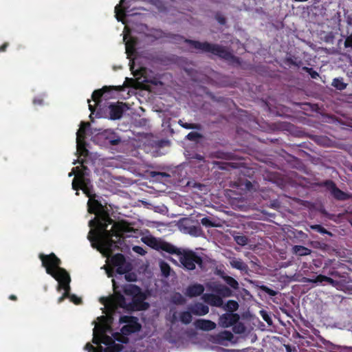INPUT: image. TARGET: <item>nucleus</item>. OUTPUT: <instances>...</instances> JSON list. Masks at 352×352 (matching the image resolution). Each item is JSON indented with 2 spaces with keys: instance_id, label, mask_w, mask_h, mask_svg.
I'll return each instance as SVG.
<instances>
[{
  "instance_id": "nucleus-1",
  "label": "nucleus",
  "mask_w": 352,
  "mask_h": 352,
  "mask_svg": "<svg viewBox=\"0 0 352 352\" xmlns=\"http://www.w3.org/2000/svg\"><path fill=\"white\" fill-rule=\"evenodd\" d=\"M112 282L114 294L101 300L102 302L111 312H115L118 308H122L130 313L145 311L149 308V303L145 301L146 295L139 286L129 284L122 287V291L124 295L131 297V300L128 302L120 292L116 291L117 286L114 279L112 280Z\"/></svg>"
},
{
  "instance_id": "nucleus-2",
  "label": "nucleus",
  "mask_w": 352,
  "mask_h": 352,
  "mask_svg": "<svg viewBox=\"0 0 352 352\" xmlns=\"http://www.w3.org/2000/svg\"><path fill=\"white\" fill-rule=\"evenodd\" d=\"M112 222L113 220L109 217H106L104 222L99 223V226L102 230L101 234L90 230L88 235L92 246L96 248L106 256H110L113 251L119 248V245H122L124 239L123 234L129 231V226L123 221L114 223L111 230H107L108 224Z\"/></svg>"
},
{
  "instance_id": "nucleus-3",
  "label": "nucleus",
  "mask_w": 352,
  "mask_h": 352,
  "mask_svg": "<svg viewBox=\"0 0 352 352\" xmlns=\"http://www.w3.org/2000/svg\"><path fill=\"white\" fill-rule=\"evenodd\" d=\"M42 262V265L45 268L47 274L52 276L58 282V287L65 290L64 293H67L69 297L70 292L69 283L71 278L69 273L60 267L61 261L54 253L50 254H40L38 256Z\"/></svg>"
},
{
  "instance_id": "nucleus-4",
  "label": "nucleus",
  "mask_w": 352,
  "mask_h": 352,
  "mask_svg": "<svg viewBox=\"0 0 352 352\" xmlns=\"http://www.w3.org/2000/svg\"><path fill=\"white\" fill-rule=\"evenodd\" d=\"M185 42L196 50L202 52L210 53L221 59L226 60L230 64L241 65V60L230 51L229 48L219 44L210 43L207 41L200 42L190 39H186Z\"/></svg>"
},
{
  "instance_id": "nucleus-5",
  "label": "nucleus",
  "mask_w": 352,
  "mask_h": 352,
  "mask_svg": "<svg viewBox=\"0 0 352 352\" xmlns=\"http://www.w3.org/2000/svg\"><path fill=\"white\" fill-rule=\"evenodd\" d=\"M174 250V252H170V254L178 256L183 268L186 270H194L197 265L200 269H203V258L196 252L190 250L179 248L175 245Z\"/></svg>"
},
{
  "instance_id": "nucleus-6",
  "label": "nucleus",
  "mask_w": 352,
  "mask_h": 352,
  "mask_svg": "<svg viewBox=\"0 0 352 352\" xmlns=\"http://www.w3.org/2000/svg\"><path fill=\"white\" fill-rule=\"evenodd\" d=\"M146 244L155 250H162L167 253L174 252V245L162 239H157L154 236H148L144 241Z\"/></svg>"
},
{
  "instance_id": "nucleus-7",
  "label": "nucleus",
  "mask_w": 352,
  "mask_h": 352,
  "mask_svg": "<svg viewBox=\"0 0 352 352\" xmlns=\"http://www.w3.org/2000/svg\"><path fill=\"white\" fill-rule=\"evenodd\" d=\"M320 186L325 187L331 192V195L337 200L345 201L350 195L338 188L335 182L331 179L324 180L319 184Z\"/></svg>"
},
{
  "instance_id": "nucleus-8",
  "label": "nucleus",
  "mask_w": 352,
  "mask_h": 352,
  "mask_svg": "<svg viewBox=\"0 0 352 352\" xmlns=\"http://www.w3.org/2000/svg\"><path fill=\"white\" fill-rule=\"evenodd\" d=\"M75 168L78 170V173L72 181L73 189L76 190L81 189L88 197H90L88 187L89 180L85 178V173L82 170H80L78 166L75 167Z\"/></svg>"
},
{
  "instance_id": "nucleus-9",
  "label": "nucleus",
  "mask_w": 352,
  "mask_h": 352,
  "mask_svg": "<svg viewBox=\"0 0 352 352\" xmlns=\"http://www.w3.org/2000/svg\"><path fill=\"white\" fill-rule=\"evenodd\" d=\"M111 264L116 267V272L120 275L126 274L131 270L129 264L126 263L124 256L122 254L118 253L111 256Z\"/></svg>"
},
{
  "instance_id": "nucleus-10",
  "label": "nucleus",
  "mask_w": 352,
  "mask_h": 352,
  "mask_svg": "<svg viewBox=\"0 0 352 352\" xmlns=\"http://www.w3.org/2000/svg\"><path fill=\"white\" fill-rule=\"evenodd\" d=\"M101 342L107 346L104 349V352H120L122 350V344L116 343L115 340L107 336L104 331L101 333Z\"/></svg>"
},
{
  "instance_id": "nucleus-11",
  "label": "nucleus",
  "mask_w": 352,
  "mask_h": 352,
  "mask_svg": "<svg viewBox=\"0 0 352 352\" xmlns=\"http://www.w3.org/2000/svg\"><path fill=\"white\" fill-rule=\"evenodd\" d=\"M239 319V315L236 314H223L219 319V324L223 327H230L234 325Z\"/></svg>"
},
{
  "instance_id": "nucleus-12",
  "label": "nucleus",
  "mask_w": 352,
  "mask_h": 352,
  "mask_svg": "<svg viewBox=\"0 0 352 352\" xmlns=\"http://www.w3.org/2000/svg\"><path fill=\"white\" fill-rule=\"evenodd\" d=\"M202 299L205 302L213 307H222L223 306L222 298L217 294H204L202 296Z\"/></svg>"
},
{
  "instance_id": "nucleus-13",
  "label": "nucleus",
  "mask_w": 352,
  "mask_h": 352,
  "mask_svg": "<svg viewBox=\"0 0 352 352\" xmlns=\"http://www.w3.org/2000/svg\"><path fill=\"white\" fill-rule=\"evenodd\" d=\"M123 104L122 102H118L116 104L112 103L109 106L110 119L118 120L122 116L124 113Z\"/></svg>"
},
{
  "instance_id": "nucleus-14",
  "label": "nucleus",
  "mask_w": 352,
  "mask_h": 352,
  "mask_svg": "<svg viewBox=\"0 0 352 352\" xmlns=\"http://www.w3.org/2000/svg\"><path fill=\"white\" fill-rule=\"evenodd\" d=\"M122 89V87L121 86H118V87H113V86H104L102 89H97V90H95L93 93H92V95H91V98L92 100L96 102V103H99L100 102V99L102 96V95L106 93V92H108L111 90H116V91H121Z\"/></svg>"
},
{
  "instance_id": "nucleus-15",
  "label": "nucleus",
  "mask_w": 352,
  "mask_h": 352,
  "mask_svg": "<svg viewBox=\"0 0 352 352\" xmlns=\"http://www.w3.org/2000/svg\"><path fill=\"white\" fill-rule=\"evenodd\" d=\"M204 287L199 283L190 285L186 289L185 295L189 298H194L201 295L204 292Z\"/></svg>"
},
{
  "instance_id": "nucleus-16",
  "label": "nucleus",
  "mask_w": 352,
  "mask_h": 352,
  "mask_svg": "<svg viewBox=\"0 0 352 352\" xmlns=\"http://www.w3.org/2000/svg\"><path fill=\"white\" fill-rule=\"evenodd\" d=\"M142 328L141 324L138 322V320H133L131 323L124 324L120 329V331L124 335H131V333H136L140 331Z\"/></svg>"
},
{
  "instance_id": "nucleus-17",
  "label": "nucleus",
  "mask_w": 352,
  "mask_h": 352,
  "mask_svg": "<svg viewBox=\"0 0 352 352\" xmlns=\"http://www.w3.org/2000/svg\"><path fill=\"white\" fill-rule=\"evenodd\" d=\"M195 325L197 329L203 331H211L216 328L215 322L206 319H197L195 322Z\"/></svg>"
},
{
  "instance_id": "nucleus-18",
  "label": "nucleus",
  "mask_w": 352,
  "mask_h": 352,
  "mask_svg": "<svg viewBox=\"0 0 352 352\" xmlns=\"http://www.w3.org/2000/svg\"><path fill=\"white\" fill-rule=\"evenodd\" d=\"M323 281L328 283L329 285H331V286L335 287H340L342 284V283H341V281H340V280H335L331 277H329V276H327L324 275H322V274L318 275L315 279L309 280V282L315 283H322Z\"/></svg>"
},
{
  "instance_id": "nucleus-19",
  "label": "nucleus",
  "mask_w": 352,
  "mask_h": 352,
  "mask_svg": "<svg viewBox=\"0 0 352 352\" xmlns=\"http://www.w3.org/2000/svg\"><path fill=\"white\" fill-rule=\"evenodd\" d=\"M188 309L195 316H205L209 312V307L201 302L195 303Z\"/></svg>"
},
{
  "instance_id": "nucleus-20",
  "label": "nucleus",
  "mask_w": 352,
  "mask_h": 352,
  "mask_svg": "<svg viewBox=\"0 0 352 352\" xmlns=\"http://www.w3.org/2000/svg\"><path fill=\"white\" fill-rule=\"evenodd\" d=\"M212 291L214 292L218 296L222 297H230L232 295V290L227 286L219 284L215 285L212 288Z\"/></svg>"
},
{
  "instance_id": "nucleus-21",
  "label": "nucleus",
  "mask_w": 352,
  "mask_h": 352,
  "mask_svg": "<svg viewBox=\"0 0 352 352\" xmlns=\"http://www.w3.org/2000/svg\"><path fill=\"white\" fill-rule=\"evenodd\" d=\"M87 204L88 211L91 214H97L103 210L102 204L96 199H89Z\"/></svg>"
},
{
  "instance_id": "nucleus-22",
  "label": "nucleus",
  "mask_w": 352,
  "mask_h": 352,
  "mask_svg": "<svg viewBox=\"0 0 352 352\" xmlns=\"http://www.w3.org/2000/svg\"><path fill=\"white\" fill-rule=\"evenodd\" d=\"M230 264L232 268L246 272L248 270V265L241 258H232L230 261Z\"/></svg>"
},
{
  "instance_id": "nucleus-23",
  "label": "nucleus",
  "mask_w": 352,
  "mask_h": 352,
  "mask_svg": "<svg viewBox=\"0 0 352 352\" xmlns=\"http://www.w3.org/2000/svg\"><path fill=\"white\" fill-rule=\"evenodd\" d=\"M112 135H113V133H111L109 131H105L101 133H99L98 135V138L105 140L106 143H108L112 146L118 145L120 142V138H116V139L112 138L111 137L109 136V135L111 136Z\"/></svg>"
},
{
  "instance_id": "nucleus-24",
  "label": "nucleus",
  "mask_w": 352,
  "mask_h": 352,
  "mask_svg": "<svg viewBox=\"0 0 352 352\" xmlns=\"http://www.w3.org/2000/svg\"><path fill=\"white\" fill-rule=\"evenodd\" d=\"M234 338L233 334L229 331H223L215 336V340L218 343H222L224 341H231Z\"/></svg>"
},
{
  "instance_id": "nucleus-25",
  "label": "nucleus",
  "mask_w": 352,
  "mask_h": 352,
  "mask_svg": "<svg viewBox=\"0 0 352 352\" xmlns=\"http://www.w3.org/2000/svg\"><path fill=\"white\" fill-rule=\"evenodd\" d=\"M292 252L297 256H302L311 254V250L302 245H294L292 247Z\"/></svg>"
},
{
  "instance_id": "nucleus-26",
  "label": "nucleus",
  "mask_w": 352,
  "mask_h": 352,
  "mask_svg": "<svg viewBox=\"0 0 352 352\" xmlns=\"http://www.w3.org/2000/svg\"><path fill=\"white\" fill-rule=\"evenodd\" d=\"M90 126V124L89 122H82L80 124V129L78 130L76 133V140L79 142L80 140H85L86 130L88 127Z\"/></svg>"
},
{
  "instance_id": "nucleus-27",
  "label": "nucleus",
  "mask_w": 352,
  "mask_h": 352,
  "mask_svg": "<svg viewBox=\"0 0 352 352\" xmlns=\"http://www.w3.org/2000/svg\"><path fill=\"white\" fill-rule=\"evenodd\" d=\"M192 314L190 310L182 311L179 316L180 321L184 324H190L192 320Z\"/></svg>"
},
{
  "instance_id": "nucleus-28",
  "label": "nucleus",
  "mask_w": 352,
  "mask_h": 352,
  "mask_svg": "<svg viewBox=\"0 0 352 352\" xmlns=\"http://www.w3.org/2000/svg\"><path fill=\"white\" fill-rule=\"evenodd\" d=\"M223 280L232 289H238L239 287V283L236 280H235L234 278L228 276V275H223L221 276Z\"/></svg>"
},
{
  "instance_id": "nucleus-29",
  "label": "nucleus",
  "mask_w": 352,
  "mask_h": 352,
  "mask_svg": "<svg viewBox=\"0 0 352 352\" xmlns=\"http://www.w3.org/2000/svg\"><path fill=\"white\" fill-rule=\"evenodd\" d=\"M331 85L336 89L342 91L346 89L347 84L344 82L342 78H336L333 80Z\"/></svg>"
},
{
  "instance_id": "nucleus-30",
  "label": "nucleus",
  "mask_w": 352,
  "mask_h": 352,
  "mask_svg": "<svg viewBox=\"0 0 352 352\" xmlns=\"http://www.w3.org/2000/svg\"><path fill=\"white\" fill-rule=\"evenodd\" d=\"M223 308L230 312L235 311L239 308V304L236 300H229L224 305Z\"/></svg>"
},
{
  "instance_id": "nucleus-31",
  "label": "nucleus",
  "mask_w": 352,
  "mask_h": 352,
  "mask_svg": "<svg viewBox=\"0 0 352 352\" xmlns=\"http://www.w3.org/2000/svg\"><path fill=\"white\" fill-rule=\"evenodd\" d=\"M128 335H124L122 333H114L113 334V340L118 341L120 343L126 344L129 342Z\"/></svg>"
},
{
  "instance_id": "nucleus-32",
  "label": "nucleus",
  "mask_w": 352,
  "mask_h": 352,
  "mask_svg": "<svg viewBox=\"0 0 352 352\" xmlns=\"http://www.w3.org/2000/svg\"><path fill=\"white\" fill-rule=\"evenodd\" d=\"M76 143H77V151L78 152H80L82 155L87 156L89 151L85 147V140H80L79 142H78L76 140Z\"/></svg>"
},
{
  "instance_id": "nucleus-33",
  "label": "nucleus",
  "mask_w": 352,
  "mask_h": 352,
  "mask_svg": "<svg viewBox=\"0 0 352 352\" xmlns=\"http://www.w3.org/2000/svg\"><path fill=\"white\" fill-rule=\"evenodd\" d=\"M181 126L186 129H199L200 126L198 124L184 122L182 120L179 121Z\"/></svg>"
},
{
  "instance_id": "nucleus-34",
  "label": "nucleus",
  "mask_w": 352,
  "mask_h": 352,
  "mask_svg": "<svg viewBox=\"0 0 352 352\" xmlns=\"http://www.w3.org/2000/svg\"><path fill=\"white\" fill-rule=\"evenodd\" d=\"M235 242L241 246H244L248 243V238L245 235H239L234 236Z\"/></svg>"
},
{
  "instance_id": "nucleus-35",
  "label": "nucleus",
  "mask_w": 352,
  "mask_h": 352,
  "mask_svg": "<svg viewBox=\"0 0 352 352\" xmlns=\"http://www.w3.org/2000/svg\"><path fill=\"white\" fill-rule=\"evenodd\" d=\"M160 268L162 273L164 276L167 277L170 275V267L168 264L165 262H162L160 265Z\"/></svg>"
},
{
  "instance_id": "nucleus-36",
  "label": "nucleus",
  "mask_w": 352,
  "mask_h": 352,
  "mask_svg": "<svg viewBox=\"0 0 352 352\" xmlns=\"http://www.w3.org/2000/svg\"><path fill=\"white\" fill-rule=\"evenodd\" d=\"M133 320H137V318L132 316H122L120 318V323H125L126 324L131 323Z\"/></svg>"
},
{
  "instance_id": "nucleus-37",
  "label": "nucleus",
  "mask_w": 352,
  "mask_h": 352,
  "mask_svg": "<svg viewBox=\"0 0 352 352\" xmlns=\"http://www.w3.org/2000/svg\"><path fill=\"white\" fill-rule=\"evenodd\" d=\"M302 70L308 73L310 75L311 78L313 79H316L319 76L318 73L316 71L314 70L313 68L303 67Z\"/></svg>"
},
{
  "instance_id": "nucleus-38",
  "label": "nucleus",
  "mask_w": 352,
  "mask_h": 352,
  "mask_svg": "<svg viewBox=\"0 0 352 352\" xmlns=\"http://www.w3.org/2000/svg\"><path fill=\"white\" fill-rule=\"evenodd\" d=\"M201 137V134L198 132L192 131L190 132L187 135L186 138L190 141H195Z\"/></svg>"
},
{
  "instance_id": "nucleus-39",
  "label": "nucleus",
  "mask_w": 352,
  "mask_h": 352,
  "mask_svg": "<svg viewBox=\"0 0 352 352\" xmlns=\"http://www.w3.org/2000/svg\"><path fill=\"white\" fill-rule=\"evenodd\" d=\"M328 275H329L330 276H332L333 278H345L344 274H342L340 272H339L338 271H336L335 270H329L328 272Z\"/></svg>"
},
{
  "instance_id": "nucleus-40",
  "label": "nucleus",
  "mask_w": 352,
  "mask_h": 352,
  "mask_svg": "<svg viewBox=\"0 0 352 352\" xmlns=\"http://www.w3.org/2000/svg\"><path fill=\"white\" fill-rule=\"evenodd\" d=\"M201 223L207 228L214 226V224L212 222V221L208 217L202 218L201 219Z\"/></svg>"
},
{
  "instance_id": "nucleus-41",
  "label": "nucleus",
  "mask_w": 352,
  "mask_h": 352,
  "mask_svg": "<svg viewBox=\"0 0 352 352\" xmlns=\"http://www.w3.org/2000/svg\"><path fill=\"white\" fill-rule=\"evenodd\" d=\"M261 289L265 292L266 294L271 296H275L277 294V292L274 291V289L268 287L267 286L263 285L261 286Z\"/></svg>"
},
{
  "instance_id": "nucleus-42",
  "label": "nucleus",
  "mask_w": 352,
  "mask_h": 352,
  "mask_svg": "<svg viewBox=\"0 0 352 352\" xmlns=\"http://www.w3.org/2000/svg\"><path fill=\"white\" fill-rule=\"evenodd\" d=\"M261 316L263 319L268 324H272V320L271 317L268 315V314L265 311H261Z\"/></svg>"
},
{
  "instance_id": "nucleus-43",
  "label": "nucleus",
  "mask_w": 352,
  "mask_h": 352,
  "mask_svg": "<svg viewBox=\"0 0 352 352\" xmlns=\"http://www.w3.org/2000/svg\"><path fill=\"white\" fill-rule=\"evenodd\" d=\"M311 228L321 234H327L328 232L327 230L320 225H314L311 226Z\"/></svg>"
},
{
  "instance_id": "nucleus-44",
  "label": "nucleus",
  "mask_w": 352,
  "mask_h": 352,
  "mask_svg": "<svg viewBox=\"0 0 352 352\" xmlns=\"http://www.w3.org/2000/svg\"><path fill=\"white\" fill-rule=\"evenodd\" d=\"M68 298H69L70 300L75 305H80L82 302V299L74 294L69 295Z\"/></svg>"
},
{
  "instance_id": "nucleus-45",
  "label": "nucleus",
  "mask_w": 352,
  "mask_h": 352,
  "mask_svg": "<svg viewBox=\"0 0 352 352\" xmlns=\"http://www.w3.org/2000/svg\"><path fill=\"white\" fill-rule=\"evenodd\" d=\"M344 47L346 48L352 47V33L346 38L344 41Z\"/></svg>"
},
{
  "instance_id": "nucleus-46",
  "label": "nucleus",
  "mask_w": 352,
  "mask_h": 352,
  "mask_svg": "<svg viewBox=\"0 0 352 352\" xmlns=\"http://www.w3.org/2000/svg\"><path fill=\"white\" fill-rule=\"evenodd\" d=\"M201 231L200 228L196 227V226H192V227H190V234H197V232H199Z\"/></svg>"
},
{
  "instance_id": "nucleus-47",
  "label": "nucleus",
  "mask_w": 352,
  "mask_h": 352,
  "mask_svg": "<svg viewBox=\"0 0 352 352\" xmlns=\"http://www.w3.org/2000/svg\"><path fill=\"white\" fill-rule=\"evenodd\" d=\"M133 250L140 254H144L145 253V251L143 250V248L140 246H135L133 248Z\"/></svg>"
},
{
  "instance_id": "nucleus-48",
  "label": "nucleus",
  "mask_w": 352,
  "mask_h": 352,
  "mask_svg": "<svg viewBox=\"0 0 352 352\" xmlns=\"http://www.w3.org/2000/svg\"><path fill=\"white\" fill-rule=\"evenodd\" d=\"M8 45H9L8 43H7V42L4 43L1 46H0V52H6Z\"/></svg>"
},
{
  "instance_id": "nucleus-49",
  "label": "nucleus",
  "mask_w": 352,
  "mask_h": 352,
  "mask_svg": "<svg viewBox=\"0 0 352 352\" xmlns=\"http://www.w3.org/2000/svg\"><path fill=\"white\" fill-rule=\"evenodd\" d=\"M177 321V317L176 312L173 313V316H171V318L170 319V322L172 324H175Z\"/></svg>"
},
{
  "instance_id": "nucleus-50",
  "label": "nucleus",
  "mask_w": 352,
  "mask_h": 352,
  "mask_svg": "<svg viewBox=\"0 0 352 352\" xmlns=\"http://www.w3.org/2000/svg\"><path fill=\"white\" fill-rule=\"evenodd\" d=\"M126 52L129 53L130 50H135L134 46L132 44L127 43L126 44Z\"/></svg>"
},
{
  "instance_id": "nucleus-51",
  "label": "nucleus",
  "mask_w": 352,
  "mask_h": 352,
  "mask_svg": "<svg viewBox=\"0 0 352 352\" xmlns=\"http://www.w3.org/2000/svg\"><path fill=\"white\" fill-rule=\"evenodd\" d=\"M66 298H68L67 293H63V295L58 298V302H62Z\"/></svg>"
},
{
  "instance_id": "nucleus-52",
  "label": "nucleus",
  "mask_w": 352,
  "mask_h": 352,
  "mask_svg": "<svg viewBox=\"0 0 352 352\" xmlns=\"http://www.w3.org/2000/svg\"><path fill=\"white\" fill-rule=\"evenodd\" d=\"M193 158L197 159L199 161H202L204 159V157L201 155H199V154H195V155L193 157Z\"/></svg>"
},
{
  "instance_id": "nucleus-53",
  "label": "nucleus",
  "mask_w": 352,
  "mask_h": 352,
  "mask_svg": "<svg viewBox=\"0 0 352 352\" xmlns=\"http://www.w3.org/2000/svg\"><path fill=\"white\" fill-rule=\"evenodd\" d=\"M87 102L89 103V110L91 111V113H94V111H95V109H94V106L90 104V100H88Z\"/></svg>"
},
{
  "instance_id": "nucleus-54",
  "label": "nucleus",
  "mask_w": 352,
  "mask_h": 352,
  "mask_svg": "<svg viewBox=\"0 0 352 352\" xmlns=\"http://www.w3.org/2000/svg\"><path fill=\"white\" fill-rule=\"evenodd\" d=\"M77 173H78V170H77L76 168H74L72 169V171L71 173H69V177H71V176H72L73 175H76V174Z\"/></svg>"
},
{
  "instance_id": "nucleus-55",
  "label": "nucleus",
  "mask_w": 352,
  "mask_h": 352,
  "mask_svg": "<svg viewBox=\"0 0 352 352\" xmlns=\"http://www.w3.org/2000/svg\"><path fill=\"white\" fill-rule=\"evenodd\" d=\"M118 7L119 6H116V8H115V12H116V16L117 17V19L118 21H120V19L118 18V14H119V12H118Z\"/></svg>"
},
{
  "instance_id": "nucleus-56",
  "label": "nucleus",
  "mask_w": 352,
  "mask_h": 352,
  "mask_svg": "<svg viewBox=\"0 0 352 352\" xmlns=\"http://www.w3.org/2000/svg\"><path fill=\"white\" fill-rule=\"evenodd\" d=\"M42 102H43V100L41 99H34L33 101L34 104H42Z\"/></svg>"
},
{
  "instance_id": "nucleus-57",
  "label": "nucleus",
  "mask_w": 352,
  "mask_h": 352,
  "mask_svg": "<svg viewBox=\"0 0 352 352\" xmlns=\"http://www.w3.org/2000/svg\"><path fill=\"white\" fill-rule=\"evenodd\" d=\"M9 299L11 300H17V297H16V296H15L14 294H11L9 296Z\"/></svg>"
},
{
  "instance_id": "nucleus-58",
  "label": "nucleus",
  "mask_w": 352,
  "mask_h": 352,
  "mask_svg": "<svg viewBox=\"0 0 352 352\" xmlns=\"http://www.w3.org/2000/svg\"><path fill=\"white\" fill-rule=\"evenodd\" d=\"M347 23L352 26V17L350 16L347 17Z\"/></svg>"
},
{
  "instance_id": "nucleus-59",
  "label": "nucleus",
  "mask_w": 352,
  "mask_h": 352,
  "mask_svg": "<svg viewBox=\"0 0 352 352\" xmlns=\"http://www.w3.org/2000/svg\"><path fill=\"white\" fill-rule=\"evenodd\" d=\"M219 21L221 24H224L226 23V19L224 18H219Z\"/></svg>"
},
{
  "instance_id": "nucleus-60",
  "label": "nucleus",
  "mask_w": 352,
  "mask_h": 352,
  "mask_svg": "<svg viewBox=\"0 0 352 352\" xmlns=\"http://www.w3.org/2000/svg\"><path fill=\"white\" fill-rule=\"evenodd\" d=\"M287 62L289 63L290 64H292V65H296L295 62L291 58H287Z\"/></svg>"
},
{
  "instance_id": "nucleus-61",
  "label": "nucleus",
  "mask_w": 352,
  "mask_h": 352,
  "mask_svg": "<svg viewBox=\"0 0 352 352\" xmlns=\"http://www.w3.org/2000/svg\"><path fill=\"white\" fill-rule=\"evenodd\" d=\"M179 298L181 300L179 301V302H182L183 301V298H182V296L180 294H179Z\"/></svg>"
},
{
  "instance_id": "nucleus-62",
  "label": "nucleus",
  "mask_w": 352,
  "mask_h": 352,
  "mask_svg": "<svg viewBox=\"0 0 352 352\" xmlns=\"http://www.w3.org/2000/svg\"><path fill=\"white\" fill-rule=\"evenodd\" d=\"M125 278H126V280H133L132 279H130V278H129V275H126H126H125Z\"/></svg>"
},
{
  "instance_id": "nucleus-63",
  "label": "nucleus",
  "mask_w": 352,
  "mask_h": 352,
  "mask_svg": "<svg viewBox=\"0 0 352 352\" xmlns=\"http://www.w3.org/2000/svg\"><path fill=\"white\" fill-rule=\"evenodd\" d=\"M93 342H94V343H96V344H98V343H99V342H98V341H96V340L95 338H94Z\"/></svg>"
},
{
  "instance_id": "nucleus-64",
  "label": "nucleus",
  "mask_w": 352,
  "mask_h": 352,
  "mask_svg": "<svg viewBox=\"0 0 352 352\" xmlns=\"http://www.w3.org/2000/svg\"><path fill=\"white\" fill-rule=\"evenodd\" d=\"M348 168L352 172V164H351Z\"/></svg>"
}]
</instances>
